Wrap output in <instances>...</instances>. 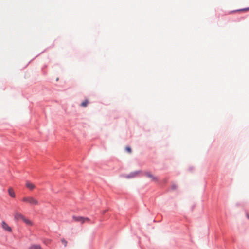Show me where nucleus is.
<instances>
[{
	"mask_svg": "<svg viewBox=\"0 0 249 249\" xmlns=\"http://www.w3.org/2000/svg\"><path fill=\"white\" fill-rule=\"evenodd\" d=\"M89 103V101H88V100L86 99L81 103L80 106L82 107H86L88 106Z\"/></svg>",
	"mask_w": 249,
	"mask_h": 249,
	"instance_id": "obj_9",
	"label": "nucleus"
},
{
	"mask_svg": "<svg viewBox=\"0 0 249 249\" xmlns=\"http://www.w3.org/2000/svg\"><path fill=\"white\" fill-rule=\"evenodd\" d=\"M125 150L126 151H127L128 152H129V153H131V149L130 147H126L125 148Z\"/></svg>",
	"mask_w": 249,
	"mask_h": 249,
	"instance_id": "obj_13",
	"label": "nucleus"
},
{
	"mask_svg": "<svg viewBox=\"0 0 249 249\" xmlns=\"http://www.w3.org/2000/svg\"><path fill=\"white\" fill-rule=\"evenodd\" d=\"M1 227L5 232H12V228L4 221L1 222Z\"/></svg>",
	"mask_w": 249,
	"mask_h": 249,
	"instance_id": "obj_4",
	"label": "nucleus"
},
{
	"mask_svg": "<svg viewBox=\"0 0 249 249\" xmlns=\"http://www.w3.org/2000/svg\"><path fill=\"white\" fill-rule=\"evenodd\" d=\"M25 186L31 191L33 190L36 188L35 184L29 181H26L25 182Z\"/></svg>",
	"mask_w": 249,
	"mask_h": 249,
	"instance_id": "obj_5",
	"label": "nucleus"
},
{
	"mask_svg": "<svg viewBox=\"0 0 249 249\" xmlns=\"http://www.w3.org/2000/svg\"><path fill=\"white\" fill-rule=\"evenodd\" d=\"M22 221L24 222L27 225L32 226L33 225V222L25 216L23 218Z\"/></svg>",
	"mask_w": 249,
	"mask_h": 249,
	"instance_id": "obj_7",
	"label": "nucleus"
},
{
	"mask_svg": "<svg viewBox=\"0 0 249 249\" xmlns=\"http://www.w3.org/2000/svg\"><path fill=\"white\" fill-rule=\"evenodd\" d=\"M145 176L151 178L152 181H157V178L156 177H154L152 174H151L150 172H146L145 173Z\"/></svg>",
	"mask_w": 249,
	"mask_h": 249,
	"instance_id": "obj_6",
	"label": "nucleus"
},
{
	"mask_svg": "<svg viewBox=\"0 0 249 249\" xmlns=\"http://www.w3.org/2000/svg\"><path fill=\"white\" fill-rule=\"evenodd\" d=\"M13 217L15 221H19L22 220L24 217V215L18 211H15L13 213Z\"/></svg>",
	"mask_w": 249,
	"mask_h": 249,
	"instance_id": "obj_3",
	"label": "nucleus"
},
{
	"mask_svg": "<svg viewBox=\"0 0 249 249\" xmlns=\"http://www.w3.org/2000/svg\"><path fill=\"white\" fill-rule=\"evenodd\" d=\"M8 194L9 195V196L12 197V198H15V192L14 191V190L13 189V188H9L8 190Z\"/></svg>",
	"mask_w": 249,
	"mask_h": 249,
	"instance_id": "obj_8",
	"label": "nucleus"
},
{
	"mask_svg": "<svg viewBox=\"0 0 249 249\" xmlns=\"http://www.w3.org/2000/svg\"><path fill=\"white\" fill-rule=\"evenodd\" d=\"M72 220L74 222L83 224L85 223H89L90 220L88 217H85L80 216L73 215L72 217Z\"/></svg>",
	"mask_w": 249,
	"mask_h": 249,
	"instance_id": "obj_2",
	"label": "nucleus"
},
{
	"mask_svg": "<svg viewBox=\"0 0 249 249\" xmlns=\"http://www.w3.org/2000/svg\"><path fill=\"white\" fill-rule=\"evenodd\" d=\"M249 8H247L239 9V10H237L236 11H249Z\"/></svg>",
	"mask_w": 249,
	"mask_h": 249,
	"instance_id": "obj_12",
	"label": "nucleus"
},
{
	"mask_svg": "<svg viewBox=\"0 0 249 249\" xmlns=\"http://www.w3.org/2000/svg\"><path fill=\"white\" fill-rule=\"evenodd\" d=\"M21 200L23 202L31 206H36L39 205L38 199L31 196H24Z\"/></svg>",
	"mask_w": 249,
	"mask_h": 249,
	"instance_id": "obj_1",
	"label": "nucleus"
},
{
	"mask_svg": "<svg viewBox=\"0 0 249 249\" xmlns=\"http://www.w3.org/2000/svg\"><path fill=\"white\" fill-rule=\"evenodd\" d=\"M138 174V172L131 173L127 177L128 178H133V177H136Z\"/></svg>",
	"mask_w": 249,
	"mask_h": 249,
	"instance_id": "obj_10",
	"label": "nucleus"
},
{
	"mask_svg": "<svg viewBox=\"0 0 249 249\" xmlns=\"http://www.w3.org/2000/svg\"><path fill=\"white\" fill-rule=\"evenodd\" d=\"M62 242L64 244V246H66V245H67V242L65 240H62Z\"/></svg>",
	"mask_w": 249,
	"mask_h": 249,
	"instance_id": "obj_15",
	"label": "nucleus"
},
{
	"mask_svg": "<svg viewBox=\"0 0 249 249\" xmlns=\"http://www.w3.org/2000/svg\"><path fill=\"white\" fill-rule=\"evenodd\" d=\"M177 185H175V184H173V185H172V189H176V188H177Z\"/></svg>",
	"mask_w": 249,
	"mask_h": 249,
	"instance_id": "obj_14",
	"label": "nucleus"
},
{
	"mask_svg": "<svg viewBox=\"0 0 249 249\" xmlns=\"http://www.w3.org/2000/svg\"><path fill=\"white\" fill-rule=\"evenodd\" d=\"M30 249H42L38 245H32L30 247Z\"/></svg>",
	"mask_w": 249,
	"mask_h": 249,
	"instance_id": "obj_11",
	"label": "nucleus"
},
{
	"mask_svg": "<svg viewBox=\"0 0 249 249\" xmlns=\"http://www.w3.org/2000/svg\"><path fill=\"white\" fill-rule=\"evenodd\" d=\"M246 215L247 218L249 219V213H247Z\"/></svg>",
	"mask_w": 249,
	"mask_h": 249,
	"instance_id": "obj_16",
	"label": "nucleus"
}]
</instances>
